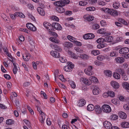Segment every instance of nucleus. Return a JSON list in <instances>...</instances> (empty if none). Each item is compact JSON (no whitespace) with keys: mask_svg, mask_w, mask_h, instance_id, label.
Instances as JSON below:
<instances>
[{"mask_svg":"<svg viewBox=\"0 0 129 129\" xmlns=\"http://www.w3.org/2000/svg\"><path fill=\"white\" fill-rule=\"evenodd\" d=\"M104 73L106 76L109 77H111L112 75V73L111 71L110 70H106L104 71Z\"/></svg>","mask_w":129,"mask_h":129,"instance_id":"obj_24","label":"nucleus"},{"mask_svg":"<svg viewBox=\"0 0 129 129\" xmlns=\"http://www.w3.org/2000/svg\"><path fill=\"white\" fill-rule=\"evenodd\" d=\"M63 45L65 47H72L73 44L72 43L70 42H66L64 43Z\"/></svg>","mask_w":129,"mask_h":129,"instance_id":"obj_37","label":"nucleus"},{"mask_svg":"<svg viewBox=\"0 0 129 129\" xmlns=\"http://www.w3.org/2000/svg\"><path fill=\"white\" fill-rule=\"evenodd\" d=\"M9 15L10 18L13 20H15V17L16 16V15H15V13L14 14H10Z\"/></svg>","mask_w":129,"mask_h":129,"instance_id":"obj_63","label":"nucleus"},{"mask_svg":"<svg viewBox=\"0 0 129 129\" xmlns=\"http://www.w3.org/2000/svg\"><path fill=\"white\" fill-rule=\"evenodd\" d=\"M113 37L111 36L107 37L104 39V41L106 42H110L113 40Z\"/></svg>","mask_w":129,"mask_h":129,"instance_id":"obj_31","label":"nucleus"},{"mask_svg":"<svg viewBox=\"0 0 129 129\" xmlns=\"http://www.w3.org/2000/svg\"><path fill=\"white\" fill-rule=\"evenodd\" d=\"M37 11L41 15L44 16L45 14V12L44 9L40 7H38L37 8Z\"/></svg>","mask_w":129,"mask_h":129,"instance_id":"obj_19","label":"nucleus"},{"mask_svg":"<svg viewBox=\"0 0 129 129\" xmlns=\"http://www.w3.org/2000/svg\"><path fill=\"white\" fill-rule=\"evenodd\" d=\"M113 76L114 78L117 80L119 79L120 78V75L118 73H117L116 72H115L113 73Z\"/></svg>","mask_w":129,"mask_h":129,"instance_id":"obj_30","label":"nucleus"},{"mask_svg":"<svg viewBox=\"0 0 129 129\" xmlns=\"http://www.w3.org/2000/svg\"><path fill=\"white\" fill-rule=\"evenodd\" d=\"M23 121L28 127L29 128L31 127L30 123L28 120H27L24 119Z\"/></svg>","mask_w":129,"mask_h":129,"instance_id":"obj_51","label":"nucleus"},{"mask_svg":"<svg viewBox=\"0 0 129 129\" xmlns=\"http://www.w3.org/2000/svg\"><path fill=\"white\" fill-rule=\"evenodd\" d=\"M97 59L98 60L100 61H103L105 59L109 60L110 59L108 57H106L104 55H99L98 56H97Z\"/></svg>","mask_w":129,"mask_h":129,"instance_id":"obj_16","label":"nucleus"},{"mask_svg":"<svg viewBox=\"0 0 129 129\" xmlns=\"http://www.w3.org/2000/svg\"><path fill=\"white\" fill-rule=\"evenodd\" d=\"M122 86L125 89L129 90V83L127 82H125L122 83Z\"/></svg>","mask_w":129,"mask_h":129,"instance_id":"obj_22","label":"nucleus"},{"mask_svg":"<svg viewBox=\"0 0 129 129\" xmlns=\"http://www.w3.org/2000/svg\"><path fill=\"white\" fill-rule=\"evenodd\" d=\"M67 38L71 42H72L73 43H74L76 40L75 38L70 35L68 36H67Z\"/></svg>","mask_w":129,"mask_h":129,"instance_id":"obj_34","label":"nucleus"},{"mask_svg":"<svg viewBox=\"0 0 129 129\" xmlns=\"http://www.w3.org/2000/svg\"><path fill=\"white\" fill-rule=\"evenodd\" d=\"M30 55L29 53H25L22 55V57L23 59L26 61H28L30 59Z\"/></svg>","mask_w":129,"mask_h":129,"instance_id":"obj_15","label":"nucleus"},{"mask_svg":"<svg viewBox=\"0 0 129 129\" xmlns=\"http://www.w3.org/2000/svg\"><path fill=\"white\" fill-rule=\"evenodd\" d=\"M104 127L106 129H110L112 127L111 124L109 122L105 121L103 123Z\"/></svg>","mask_w":129,"mask_h":129,"instance_id":"obj_12","label":"nucleus"},{"mask_svg":"<svg viewBox=\"0 0 129 129\" xmlns=\"http://www.w3.org/2000/svg\"><path fill=\"white\" fill-rule=\"evenodd\" d=\"M70 84L72 88H74L76 87V85L75 82L73 81H71L70 82Z\"/></svg>","mask_w":129,"mask_h":129,"instance_id":"obj_55","label":"nucleus"},{"mask_svg":"<svg viewBox=\"0 0 129 129\" xmlns=\"http://www.w3.org/2000/svg\"><path fill=\"white\" fill-rule=\"evenodd\" d=\"M40 118L41 119V122L42 123H43L45 119V113H40Z\"/></svg>","mask_w":129,"mask_h":129,"instance_id":"obj_29","label":"nucleus"},{"mask_svg":"<svg viewBox=\"0 0 129 129\" xmlns=\"http://www.w3.org/2000/svg\"><path fill=\"white\" fill-rule=\"evenodd\" d=\"M81 59L85 60L89 58V56L86 54H81L78 56Z\"/></svg>","mask_w":129,"mask_h":129,"instance_id":"obj_23","label":"nucleus"},{"mask_svg":"<svg viewBox=\"0 0 129 129\" xmlns=\"http://www.w3.org/2000/svg\"><path fill=\"white\" fill-rule=\"evenodd\" d=\"M52 26L53 28L56 30H60L62 28L61 25L57 22H54L52 23Z\"/></svg>","mask_w":129,"mask_h":129,"instance_id":"obj_7","label":"nucleus"},{"mask_svg":"<svg viewBox=\"0 0 129 129\" xmlns=\"http://www.w3.org/2000/svg\"><path fill=\"white\" fill-rule=\"evenodd\" d=\"M51 47L53 49H54L58 51H60L61 50V49L60 47L56 45H52Z\"/></svg>","mask_w":129,"mask_h":129,"instance_id":"obj_27","label":"nucleus"},{"mask_svg":"<svg viewBox=\"0 0 129 129\" xmlns=\"http://www.w3.org/2000/svg\"><path fill=\"white\" fill-rule=\"evenodd\" d=\"M95 10V8L94 7H89L86 8V10L88 11H93Z\"/></svg>","mask_w":129,"mask_h":129,"instance_id":"obj_52","label":"nucleus"},{"mask_svg":"<svg viewBox=\"0 0 129 129\" xmlns=\"http://www.w3.org/2000/svg\"><path fill=\"white\" fill-rule=\"evenodd\" d=\"M118 117L116 114H114L110 116V118L111 120H115L118 119Z\"/></svg>","mask_w":129,"mask_h":129,"instance_id":"obj_40","label":"nucleus"},{"mask_svg":"<svg viewBox=\"0 0 129 129\" xmlns=\"http://www.w3.org/2000/svg\"><path fill=\"white\" fill-rule=\"evenodd\" d=\"M97 33L100 34H103L105 33V30L104 28H101L98 30Z\"/></svg>","mask_w":129,"mask_h":129,"instance_id":"obj_47","label":"nucleus"},{"mask_svg":"<svg viewBox=\"0 0 129 129\" xmlns=\"http://www.w3.org/2000/svg\"><path fill=\"white\" fill-rule=\"evenodd\" d=\"M68 65L64 67V70L66 71L69 72L74 68V66L71 62H68Z\"/></svg>","mask_w":129,"mask_h":129,"instance_id":"obj_4","label":"nucleus"},{"mask_svg":"<svg viewBox=\"0 0 129 129\" xmlns=\"http://www.w3.org/2000/svg\"><path fill=\"white\" fill-rule=\"evenodd\" d=\"M98 3L99 5L102 6L105 5L106 4L105 2L103 1H99L98 2Z\"/></svg>","mask_w":129,"mask_h":129,"instance_id":"obj_59","label":"nucleus"},{"mask_svg":"<svg viewBox=\"0 0 129 129\" xmlns=\"http://www.w3.org/2000/svg\"><path fill=\"white\" fill-rule=\"evenodd\" d=\"M14 121L12 120L9 119L6 120V123L7 124L11 125L14 123Z\"/></svg>","mask_w":129,"mask_h":129,"instance_id":"obj_41","label":"nucleus"},{"mask_svg":"<svg viewBox=\"0 0 129 129\" xmlns=\"http://www.w3.org/2000/svg\"><path fill=\"white\" fill-rule=\"evenodd\" d=\"M116 71L118 72V73H119L120 74H122V75L125 73L124 70L123 69L121 68H119L117 69Z\"/></svg>","mask_w":129,"mask_h":129,"instance_id":"obj_50","label":"nucleus"},{"mask_svg":"<svg viewBox=\"0 0 129 129\" xmlns=\"http://www.w3.org/2000/svg\"><path fill=\"white\" fill-rule=\"evenodd\" d=\"M126 101L128 103V104H124L123 107L124 109L129 111V99H127Z\"/></svg>","mask_w":129,"mask_h":129,"instance_id":"obj_35","label":"nucleus"},{"mask_svg":"<svg viewBox=\"0 0 129 129\" xmlns=\"http://www.w3.org/2000/svg\"><path fill=\"white\" fill-rule=\"evenodd\" d=\"M74 43L75 44H76V45L78 46H81L82 45V44L80 42L77 41L76 40L74 42Z\"/></svg>","mask_w":129,"mask_h":129,"instance_id":"obj_64","label":"nucleus"},{"mask_svg":"<svg viewBox=\"0 0 129 129\" xmlns=\"http://www.w3.org/2000/svg\"><path fill=\"white\" fill-rule=\"evenodd\" d=\"M110 56L111 57L116 56H117V52L115 51H113L110 53Z\"/></svg>","mask_w":129,"mask_h":129,"instance_id":"obj_48","label":"nucleus"},{"mask_svg":"<svg viewBox=\"0 0 129 129\" xmlns=\"http://www.w3.org/2000/svg\"><path fill=\"white\" fill-rule=\"evenodd\" d=\"M94 37V34L91 33H88L84 35L83 36V38L85 40L91 39Z\"/></svg>","mask_w":129,"mask_h":129,"instance_id":"obj_9","label":"nucleus"},{"mask_svg":"<svg viewBox=\"0 0 129 129\" xmlns=\"http://www.w3.org/2000/svg\"><path fill=\"white\" fill-rule=\"evenodd\" d=\"M75 49L76 51L80 53H82L83 52L82 50L80 49L78 47H75Z\"/></svg>","mask_w":129,"mask_h":129,"instance_id":"obj_54","label":"nucleus"},{"mask_svg":"<svg viewBox=\"0 0 129 129\" xmlns=\"http://www.w3.org/2000/svg\"><path fill=\"white\" fill-rule=\"evenodd\" d=\"M50 40L52 42L55 43H58L59 42V41L58 39L53 37H51L50 38Z\"/></svg>","mask_w":129,"mask_h":129,"instance_id":"obj_39","label":"nucleus"},{"mask_svg":"<svg viewBox=\"0 0 129 129\" xmlns=\"http://www.w3.org/2000/svg\"><path fill=\"white\" fill-rule=\"evenodd\" d=\"M51 55L54 57L58 58L60 56V54L55 51H52L50 52Z\"/></svg>","mask_w":129,"mask_h":129,"instance_id":"obj_17","label":"nucleus"},{"mask_svg":"<svg viewBox=\"0 0 129 129\" xmlns=\"http://www.w3.org/2000/svg\"><path fill=\"white\" fill-rule=\"evenodd\" d=\"M28 40L29 44L31 45H34V42L32 39L29 38H28Z\"/></svg>","mask_w":129,"mask_h":129,"instance_id":"obj_62","label":"nucleus"},{"mask_svg":"<svg viewBox=\"0 0 129 129\" xmlns=\"http://www.w3.org/2000/svg\"><path fill=\"white\" fill-rule=\"evenodd\" d=\"M104 41V39L102 38H100L96 40V42L99 44H101Z\"/></svg>","mask_w":129,"mask_h":129,"instance_id":"obj_53","label":"nucleus"},{"mask_svg":"<svg viewBox=\"0 0 129 129\" xmlns=\"http://www.w3.org/2000/svg\"><path fill=\"white\" fill-rule=\"evenodd\" d=\"M92 67L91 66H89L87 69L84 70L85 73L87 75L91 76L93 74L92 71Z\"/></svg>","mask_w":129,"mask_h":129,"instance_id":"obj_5","label":"nucleus"},{"mask_svg":"<svg viewBox=\"0 0 129 129\" xmlns=\"http://www.w3.org/2000/svg\"><path fill=\"white\" fill-rule=\"evenodd\" d=\"M56 10L58 12L62 13L64 12V10L62 7H58L56 8Z\"/></svg>","mask_w":129,"mask_h":129,"instance_id":"obj_32","label":"nucleus"},{"mask_svg":"<svg viewBox=\"0 0 129 129\" xmlns=\"http://www.w3.org/2000/svg\"><path fill=\"white\" fill-rule=\"evenodd\" d=\"M52 20L57 21L59 20V19L58 18L55 16H52Z\"/></svg>","mask_w":129,"mask_h":129,"instance_id":"obj_61","label":"nucleus"},{"mask_svg":"<svg viewBox=\"0 0 129 129\" xmlns=\"http://www.w3.org/2000/svg\"><path fill=\"white\" fill-rule=\"evenodd\" d=\"M121 125L122 127L124 128L129 127V122L125 121L121 123Z\"/></svg>","mask_w":129,"mask_h":129,"instance_id":"obj_28","label":"nucleus"},{"mask_svg":"<svg viewBox=\"0 0 129 129\" xmlns=\"http://www.w3.org/2000/svg\"><path fill=\"white\" fill-rule=\"evenodd\" d=\"M100 53V51L97 50H93L91 51V53L94 56H96L99 54Z\"/></svg>","mask_w":129,"mask_h":129,"instance_id":"obj_42","label":"nucleus"},{"mask_svg":"<svg viewBox=\"0 0 129 129\" xmlns=\"http://www.w3.org/2000/svg\"><path fill=\"white\" fill-rule=\"evenodd\" d=\"M88 4L87 2L86 1H80L79 2V5L81 6H84Z\"/></svg>","mask_w":129,"mask_h":129,"instance_id":"obj_44","label":"nucleus"},{"mask_svg":"<svg viewBox=\"0 0 129 129\" xmlns=\"http://www.w3.org/2000/svg\"><path fill=\"white\" fill-rule=\"evenodd\" d=\"M27 6L29 9L32 10L34 9V7L33 5L30 4H27Z\"/></svg>","mask_w":129,"mask_h":129,"instance_id":"obj_58","label":"nucleus"},{"mask_svg":"<svg viewBox=\"0 0 129 129\" xmlns=\"http://www.w3.org/2000/svg\"><path fill=\"white\" fill-rule=\"evenodd\" d=\"M43 25L45 28L48 30L49 32L54 30L52 27V24L51 25L50 23L47 22H44L43 23Z\"/></svg>","mask_w":129,"mask_h":129,"instance_id":"obj_2","label":"nucleus"},{"mask_svg":"<svg viewBox=\"0 0 129 129\" xmlns=\"http://www.w3.org/2000/svg\"><path fill=\"white\" fill-rule=\"evenodd\" d=\"M100 92L99 88L98 87L96 86L92 90V93L94 95H97L100 93Z\"/></svg>","mask_w":129,"mask_h":129,"instance_id":"obj_18","label":"nucleus"},{"mask_svg":"<svg viewBox=\"0 0 129 129\" xmlns=\"http://www.w3.org/2000/svg\"><path fill=\"white\" fill-rule=\"evenodd\" d=\"M99 26L98 24H94L92 26V28L94 29H97L99 28Z\"/></svg>","mask_w":129,"mask_h":129,"instance_id":"obj_49","label":"nucleus"},{"mask_svg":"<svg viewBox=\"0 0 129 129\" xmlns=\"http://www.w3.org/2000/svg\"><path fill=\"white\" fill-rule=\"evenodd\" d=\"M118 20L119 22L125 25H128V23L124 19L122 18H119L118 19Z\"/></svg>","mask_w":129,"mask_h":129,"instance_id":"obj_38","label":"nucleus"},{"mask_svg":"<svg viewBox=\"0 0 129 129\" xmlns=\"http://www.w3.org/2000/svg\"><path fill=\"white\" fill-rule=\"evenodd\" d=\"M83 18L85 21H90L93 20L94 19V17L88 14L84 15Z\"/></svg>","mask_w":129,"mask_h":129,"instance_id":"obj_8","label":"nucleus"},{"mask_svg":"<svg viewBox=\"0 0 129 129\" xmlns=\"http://www.w3.org/2000/svg\"><path fill=\"white\" fill-rule=\"evenodd\" d=\"M26 26L28 29L30 30L32 26H33V24L30 23H28L26 24Z\"/></svg>","mask_w":129,"mask_h":129,"instance_id":"obj_57","label":"nucleus"},{"mask_svg":"<svg viewBox=\"0 0 129 129\" xmlns=\"http://www.w3.org/2000/svg\"><path fill=\"white\" fill-rule=\"evenodd\" d=\"M12 62L14 66V68L13 70V72L14 74H16L17 73V71L18 70L17 67L14 62L13 61H12Z\"/></svg>","mask_w":129,"mask_h":129,"instance_id":"obj_33","label":"nucleus"},{"mask_svg":"<svg viewBox=\"0 0 129 129\" xmlns=\"http://www.w3.org/2000/svg\"><path fill=\"white\" fill-rule=\"evenodd\" d=\"M129 51V49L127 47H124L120 49L119 52L121 54H124L127 53Z\"/></svg>","mask_w":129,"mask_h":129,"instance_id":"obj_11","label":"nucleus"},{"mask_svg":"<svg viewBox=\"0 0 129 129\" xmlns=\"http://www.w3.org/2000/svg\"><path fill=\"white\" fill-rule=\"evenodd\" d=\"M112 102L114 104L116 105H118L119 103H118V101L116 99H113L111 100Z\"/></svg>","mask_w":129,"mask_h":129,"instance_id":"obj_56","label":"nucleus"},{"mask_svg":"<svg viewBox=\"0 0 129 129\" xmlns=\"http://www.w3.org/2000/svg\"><path fill=\"white\" fill-rule=\"evenodd\" d=\"M122 79L125 81L127 80L128 79V76L125 73L122 75Z\"/></svg>","mask_w":129,"mask_h":129,"instance_id":"obj_45","label":"nucleus"},{"mask_svg":"<svg viewBox=\"0 0 129 129\" xmlns=\"http://www.w3.org/2000/svg\"><path fill=\"white\" fill-rule=\"evenodd\" d=\"M89 80L90 81L94 83H97L98 82V79L94 76H91L89 77Z\"/></svg>","mask_w":129,"mask_h":129,"instance_id":"obj_25","label":"nucleus"},{"mask_svg":"<svg viewBox=\"0 0 129 129\" xmlns=\"http://www.w3.org/2000/svg\"><path fill=\"white\" fill-rule=\"evenodd\" d=\"M110 84L111 86L114 88L117 89L119 87V83L117 82L114 81H112L111 82Z\"/></svg>","mask_w":129,"mask_h":129,"instance_id":"obj_14","label":"nucleus"},{"mask_svg":"<svg viewBox=\"0 0 129 129\" xmlns=\"http://www.w3.org/2000/svg\"><path fill=\"white\" fill-rule=\"evenodd\" d=\"M116 62L119 63H122L124 61V59L122 57H118L115 59Z\"/></svg>","mask_w":129,"mask_h":129,"instance_id":"obj_21","label":"nucleus"},{"mask_svg":"<svg viewBox=\"0 0 129 129\" xmlns=\"http://www.w3.org/2000/svg\"><path fill=\"white\" fill-rule=\"evenodd\" d=\"M80 80L83 83L88 85H90L91 84V82L90 80H88L85 77L81 78Z\"/></svg>","mask_w":129,"mask_h":129,"instance_id":"obj_10","label":"nucleus"},{"mask_svg":"<svg viewBox=\"0 0 129 129\" xmlns=\"http://www.w3.org/2000/svg\"><path fill=\"white\" fill-rule=\"evenodd\" d=\"M102 110L106 113H109L111 111V107L107 104H104L102 107Z\"/></svg>","mask_w":129,"mask_h":129,"instance_id":"obj_3","label":"nucleus"},{"mask_svg":"<svg viewBox=\"0 0 129 129\" xmlns=\"http://www.w3.org/2000/svg\"><path fill=\"white\" fill-rule=\"evenodd\" d=\"M60 60L62 63L66 62L67 61V60L63 57H60L59 59Z\"/></svg>","mask_w":129,"mask_h":129,"instance_id":"obj_60","label":"nucleus"},{"mask_svg":"<svg viewBox=\"0 0 129 129\" xmlns=\"http://www.w3.org/2000/svg\"><path fill=\"white\" fill-rule=\"evenodd\" d=\"M113 7L115 9H118L120 6V3L118 2L114 3L113 5Z\"/></svg>","mask_w":129,"mask_h":129,"instance_id":"obj_36","label":"nucleus"},{"mask_svg":"<svg viewBox=\"0 0 129 129\" xmlns=\"http://www.w3.org/2000/svg\"><path fill=\"white\" fill-rule=\"evenodd\" d=\"M105 10L109 13L111 15L114 16H116L118 15V13L116 11L114 10L109 9L108 8H106Z\"/></svg>","mask_w":129,"mask_h":129,"instance_id":"obj_6","label":"nucleus"},{"mask_svg":"<svg viewBox=\"0 0 129 129\" xmlns=\"http://www.w3.org/2000/svg\"><path fill=\"white\" fill-rule=\"evenodd\" d=\"M94 109V106L93 104H89L87 107V109L89 111H91Z\"/></svg>","mask_w":129,"mask_h":129,"instance_id":"obj_26","label":"nucleus"},{"mask_svg":"<svg viewBox=\"0 0 129 129\" xmlns=\"http://www.w3.org/2000/svg\"><path fill=\"white\" fill-rule=\"evenodd\" d=\"M86 101L84 99H81L77 102V105L79 107H82L84 106L86 104Z\"/></svg>","mask_w":129,"mask_h":129,"instance_id":"obj_13","label":"nucleus"},{"mask_svg":"<svg viewBox=\"0 0 129 129\" xmlns=\"http://www.w3.org/2000/svg\"><path fill=\"white\" fill-rule=\"evenodd\" d=\"M94 110L96 112L100 113L102 112V108L101 109L100 106L98 105H96L94 106Z\"/></svg>","mask_w":129,"mask_h":129,"instance_id":"obj_20","label":"nucleus"},{"mask_svg":"<svg viewBox=\"0 0 129 129\" xmlns=\"http://www.w3.org/2000/svg\"><path fill=\"white\" fill-rule=\"evenodd\" d=\"M119 116L122 119H125L127 117L126 113H119Z\"/></svg>","mask_w":129,"mask_h":129,"instance_id":"obj_43","label":"nucleus"},{"mask_svg":"<svg viewBox=\"0 0 129 129\" xmlns=\"http://www.w3.org/2000/svg\"><path fill=\"white\" fill-rule=\"evenodd\" d=\"M69 0H60L59 1H56L54 3L55 6L59 7H63L65 5L69 3Z\"/></svg>","mask_w":129,"mask_h":129,"instance_id":"obj_1","label":"nucleus"},{"mask_svg":"<svg viewBox=\"0 0 129 129\" xmlns=\"http://www.w3.org/2000/svg\"><path fill=\"white\" fill-rule=\"evenodd\" d=\"M108 92L109 96L111 97H114L115 96V93L113 91H109Z\"/></svg>","mask_w":129,"mask_h":129,"instance_id":"obj_46","label":"nucleus"}]
</instances>
